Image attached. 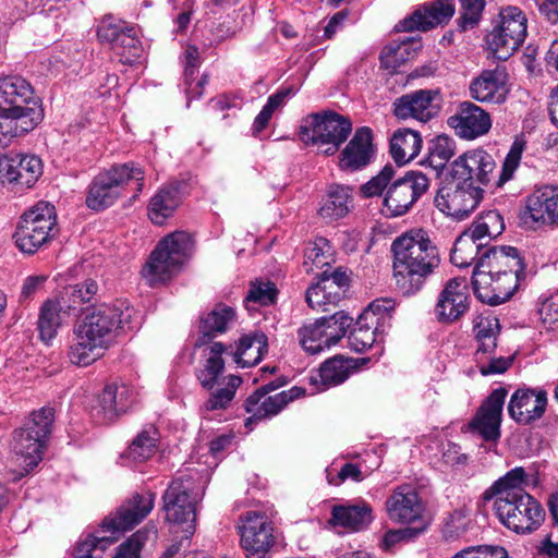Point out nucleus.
<instances>
[{
    "mask_svg": "<svg viewBox=\"0 0 558 558\" xmlns=\"http://www.w3.org/2000/svg\"><path fill=\"white\" fill-rule=\"evenodd\" d=\"M396 284L404 295L417 293L426 279L439 267L441 258L436 244L422 230L398 236L391 245Z\"/></svg>",
    "mask_w": 558,
    "mask_h": 558,
    "instance_id": "obj_1",
    "label": "nucleus"
},
{
    "mask_svg": "<svg viewBox=\"0 0 558 558\" xmlns=\"http://www.w3.org/2000/svg\"><path fill=\"white\" fill-rule=\"evenodd\" d=\"M132 311L102 304L93 308L74 327V342L68 356L72 364L87 366L102 356L118 329H132Z\"/></svg>",
    "mask_w": 558,
    "mask_h": 558,
    "instance_id": "obj_2",
    "label": "nucleus"
},
{
    "mask_svg": "<svg viewBox=\"0 0 558 558\" xmlns=\"http://www.w3.org/2000/svg\"><path fill=\"white\" fill-rule=\"evenodd\" d=\"M43 119L40 100L25 78L0 77V146L33 131Z\"/></svg>",
    "mask_w": 558,
    "mask_h": 558,
    "instance_id": "obj_3",
    "label": "nucleus"
},
{
    "mask_svg": "<svg viewBox=\"0 0 558 558\" xmlns=\"http://www.w3.org/2000/svg\"><path fill=\"white\" fill-rule=\"evenodd\" d=\"M395 168L385 166L381 171L361 186L364 196L381 195L386 190L384 205L391 216L408 213L429 186L428 178L420 171H409L395 179Z\"/></svg>",
    "mask_w": 558,
    "mask_h": 558,
    "instance_id": "obj_4",
    "label": "nucleus"
},
{
    "mask_svg": "<svg viewBox=\"0 0 558 558\" xmlns=\"http://www.w3.org/2000/svg\"><path fill=\"white\" fill-rule=\"evenodd\" d=\"M194 252V239L185 231H175L159 241L142 275L149 286L166 282L175 276Z\"/></svg>",
    "mask_w": 558,
    "mask_h": 558,
    "instance_id": "obj_5",
    "label": "nucleus"
},
{
    "mask_svg": "<svg viewBox=\"0 0 558 558\" xmlns=\"http://www.w3.org/2000/svg\"><path fill=\"white\" fill-rule=\"evenodd\" d=\"M504 229V218L498 211L482 214L456 240L450 255L451 263L460 268L476 264L492 239L500 235Z\"/></svg>",
    "mask_w": 558,
    "mask_h": 558,
    "instance_id": "obj_6",
    "label": "nucleus"
},
{
    "mask_svg": "<svg viewBox=\"0 0 558 558\" xmlns=\"http://www.w3.org/2000/svg\"><path fill=\"white\" fill-rule=\"evenodd\" d=\"M352 132L348 117L329 111L312 113L303 119L300 140L306 145H315L327 156L333 155Z\"/></svg>",
    "mask_w": 558,
    "mask_h": 558,
    "instance_id": "obj_7",
    "label": "nucleus"
},
{
    "mask_svg": "<svg viewBox=\"0 0 558 558\" xmlns=\"http://www.w3.org/2000/svg\"><path fill=\"white\" fill-rule=\"evenodd\" d=\"M205 495V486L192 476L174 478L162 496V511L169 523L182 526L193 533L196 520V506Z\"/></svg>",
    "mask_w": 558,
    "mask_h": 558,
    "instance_id": "obj_8",
    "label": "nucleus"
},
{
    "mask_svg": "<svg viewBox=\"0 0 558 558\" xmlns=\"http://www.w3.org/2000/svg\"><path fill=\"white\" fill-rule=\"evenodd\" d=\"M57 213L53 205L38 202L25 211L13 234L15 245L26 254H34L53 236Z\"/></svg>",
    "mask_w": 558,
    "mask_h": 558,
    "instance_id": "obj_9",
    "label": "nucleus"
},
{
    "mask_svg": "<svg viewBox=\"0 0 558 558\" xmlns=\"http://www.w3.org/2000/svg\"><path fill=\"white\" fill-rule=\"evenodd\" d=\"M131 179L143 181L142 168L133 163H123L99 173L89 186L86 205L93 210H101L113 205L121 196L123 185Z\"/></svg>",
    "mask_w": 558,
    "mask_h": 558,
    "instance_id": "obj_10",
    "label": "nucleus"
},
{
    "mask_svg": "<svg viewBox=\"0 0 558 558\" xmlns=\"http://www.w3.org/2000/svg\"><path fill=\"white\" fill-rule=\"evenodd\" d=\"M268 351V339L263 331H253L240 337L235 350L232 344L211 341V374L222 373L226 361L222 355L230 356L239 367H252L258 364Z\"/></svg>",
    "mask_w": 558,
    "mask_h": 558,
    "instance_id": "obj_11",
    "label": "nucleus"
},
{
    "mask_svg": "<svg viewBox=\"0 0 558 558\" xmlns=\"http://www.w3.org/2000/svg\"><path fill=\"white\" fill-rule=\"evenodd\" d=\"M526 16L518 7H506L499 24L487 35V45L499 60H507L526 37Z\"/></svg>",
    "mask_w": 558,
    "mask_h": 558,
    "instance_id": "obj_12",
    "label": "nucleus"
},
{
    "mask_svg": "<svg viewBox=\"0 0 558 558\" xmlns=\"http://www.w3.org/2000/svg\"><path fill=\"white\" fill-rule=\"evenodd\" d=\"M494 509L499 521L518 534L534 532L545 519L544 509L531 495H520L505 501L495 500Z\"/></svg>",
    "mask_w": 558,
    "mask_h": 558,
    "instance_id": "obj_13",
    "label": "nucleus"
},
{
    "mask_svg": "<svg viewBox=\"0 0 558 558\" xmlns=\"http://www.w3.org/2000/svg\"><path fill=\"white\" fill-rule=\"evenodd\" d=\"M483 189L471 182L453 179L444 184L435 196V206L447 216L463 220L477 207Z\"/></svg>",
    "mask_w": 558,
    "mask_h": 558,
    "instance_id": "obj_14",
    "label": "nucleus"
},
{
    "mask_svg": "<svg viewBox=\"0 0 558 558\" xmlns=\"http://www.w3.org/2000/svg\"><path fill=\"white\" fill-rule=\"evenodd\" d=\"M241 546L247 558H265L276 544L274 525L260 511H247L240 517Z\"/></svg>",
    "mask_w": 558,
    "mask_h": 558,
    "instance_id": "obj_15",
    "label": "nucleus"
},
{
    "mask_svg": "<svg viewBox=\"0 0 558 558\" xmlns=\"http://www.w3.org/2000/svg\"><path fill=\"white\" fill-rule=\"evenodd\" d=\"M100 41L108 43L124 64H133L142 54L143 47L135 27L123 21L105 17L97 27Z\"/></svg>",
    "mask_w": 558,
    "mask_h": 558,
    "instance_id": "obj_16",
    "label": "nucleus"
},
{
    "mask_svg": "<svg viewBox=\"0 0 558 558\" xmlns=\"http://www.w3.org/2000/svg\"><path fill=\"white\" fill-rule=\"evenodd\" d=\"M525 276L506 274H489L487 271H473L472 286L475 295L483 303L499 305L508 301L519 283Z\"/></svg>",
    "mask_w": 558,
    "mask_h": 558,
    "instance_id": "obj_17",
    "label": "nucleus"
},
{
    "mask_svg": "<svg viewBox=\"0 0 558 558\" xmlns=\"http://www.w3.org/2000/svg\"><path fill=\"white\" fill-rule=\"evenodd\" d=\"M441 106L442 97L438 89H420L397 98L393 113L400 120L427 122L440 112Z\"/></svg>",
    "mask_w": 558,
    "mask_h": 558,
    "instance_id": "obj_18",
    "label": "nucleus"
},
{
    "mask_svg": "<svg viewBox=\"0 0 558 558\" xmlns=\"http://www.w3.org/2000/svg\"><path fill=\"white\" fill-rule=\"evenodd\" d=\"M507 397L505 388H497L484 400L469 423V429L485 441H497L500 437L502 409Z\"/></svg>",
    "mask_w": 558,
    "mask_h": 558,
    "instance_id": "obj_19",
    "label": "nucleus"
},
{
    "mask_svg": "<svg viewBox=\"0 0 558 558\" xmlns=\"http://www.w3.org/2000/svg\"><path fill=\"white\" fill-rule=\"evenodd\" d=\"M521 220L525 225L538 227L558 225V186L544 185L530 194Z\"/></svg>",
    "mask_w": 558,
    "mask_h": 558,
    "instance_id": "obj_20",
    "label": "nucleus"
},
{
    "mask_svg": "<svg viewBox=\"0 0 558 558\" xmlns=\"http://www.w3.org/2000/svg\"><path fill=\"white\" fill-rule=\"evenodd\" d=\"M156 495L151 492L133 495L114 515L104 520L102 532H109L119 537L120 533L133 529L150 513Z\"/></svg>",
    "mask_w": 558,
    "mask_h": 558,
    "instance_id": "obj_21",
    "label": "nucleus"
},
{
    "mask_svg": "<svg viewBox=\"0 0 558 558\" xmlns=\"http://www.w3.org/2000/svg\"><path fill=\"white\" fill-rule=\"evenodd\" d=\"M496 169L494 157L485 149L476 148L465 151L451 163V178L487 185Z\"/></svg>",
    "mask_w": 558,
    "mask_h": 558,
    "instance_id": "obj_22",
    "label": "nucleus"
},
{
    "mask_svg": "<svg viewBox=\"0 0 558 558\" xmlns=\"http://www.w3.org/2000/svg\"><path fill=\"white\" fill-rule=\"evenodd\" d=\"M470 307V295L463 278H452L446 282L435 305L439 323L452 324L459 320Z\"/></svg>",
    "mask_w": 558,
    "mask_h": 558,
    "instance_id": "obj_23",
    "label": "nucleus"
},
{
    "mask_svg": "<svg viewBox=\"0 0 558 558\" xmlns=\"http://www.w3.org/2000/svg\"><path fill=\"white\" fill-rule=\"evenodd\" d=\"M385 509L388 518L395 523L411 524L426 521L422 499L409 485L397 487L387 498Z\"/></svg>",
    "mask_w": 558,
    "mask_h": 558,
    "instance_id": "obj_24",
    "label": "nucleus"
},
{
    "mask_svg": "<svg viewBox=\"0 0 558 558\" xmlns=\"http://www.w3.org/2000/svg\"><path fill=\"white\" fill-rule=\"evenodd\" d=\"M448 125L463 140H475L487 134L492 128V119L480 106L463 101L457 112L449 117Z\"/></svg>",
    "mask_w": 558,
    "mask_h": 558,
    "instance_id": "obj_25",
    "label": "nucleus"
},
{
    "mask_svg": "<svg viewBox=\"0 0 558 558\" xmlns=\"http://www.w3.org/2000/svg\"><path fill=\"white\" fill-rule=\"evenodd\" d=\"M453 14L454 5L450 0H433L400 21L396 25V29L398 32H425L437 25L448 23Z\"/></svg>",
    "mask_w": 558,
    "mask_h": 558,
    "instance_id": "obj_26",
    "label": "nucleus"
},
{
    "mask_svg": "<svg viewBox=\"0 0 558 558\" xmlns=\"http://www.w3.org/2000/svg\"><path fill=\"white\" fill-rule=\"evenodd\" d=\"M508 74L505 68L496 66L492 70H484L474 77L469 86L471 97L478 102L501 105L507 100Z\"/></svg>",
    "mask_w": 558,
    "mask_h": 558,
    "instance_id": "obj_27",
    "label": "nucleus"
},
{
    "mask_svg": "<svg viewBox=\"0 0 558 558\" xmlns=\"http://www.w3.org/2000/svg\"><path fill=\"white\" fill-rule=\"evenodd\" d=\"M47 440L35 434L34 430H28L24 427L15 430L12 449L14 462L21 470L16 471L17 475L13 480L21 478L38 465Z\"/></svg>",
    "mask_w": 558,
    "mask_h": 558,
    "instance_id": "obj_28",
    "label": "nucleus"
},
{
    "mask_svg": "<svg viewBox=\"0 0 558 558\" xmlns=\"http://www.w3.org/2000/svg\"><path fill=\"white\" fill-rule=\"evenodd\" d=\"M546 405L545 390L519 388L510 398L508 413L517 423L527 425L543 416Z\"/></svg>",
    "mask_w": 558,
    "mask_h": 558,
    "instance_id": "obj_29",
    "label": "nucleus"
},
{
    "mask_svg": "<svg viewBox=\"0 0 558 558\" xmlns=\"http://www.w3.org/2000/svg\"><path fill=\"white\" fill-rule=\"evenodd\" d=\"M524 264L518 248L512 246H490L480 256L473 271L525 276Z\"/></svg>",
    "mask_w": 558,
    "mask_h": 558,
    "instance_id": "obj_30",
    "label": "nucleus"
},
{
    "mask_svg": "<svg viewBox=\"0 0 558 558\" xmlns=\"http://www.w3.org/2000/svg\"><path fill=\"white\" fill-rule=\"evenodd\" d=\"M131 403V389L124 384L112 383L97 396L93 415L102 423L111 422L126 412Z\"/></svg>",
    "mask_w": 558,
    "mask_h": 558,
    "instance_id": "obj_31",
    "label": "nucleus"
},
{
    "mask_svg": "<svg viewBox=\"0 0 558 558\" xmlns=\"http://www.w3.org/2000/svg\"><path fill=\"white\" fill-rule=\"evenodd\" d=\"M372 130L367 126L359 128L353 137L341 151L339 165L341 169L355 171L366 167L374 154L372 144Z\"/></svg>",
    "mask_w": 558,
    "mask_h": 558,
    "instance_id": "obj_32",
    "label": "nucleus"
},
{
    "mask_svg": "<svg viewBox=\"0 0 558 558\" xmlns=\"http://www.w3.org/2000/svg\"><path fill=\"white\" fill-rule=\"evenodd\" d=\"M187 193V184L174 181L161 187L150 199L148 216L153 223L161 226L181 203L182 196Z\"/></svg>",
    "mask_w": 558,
    "mask_h": 558,
    "instance_id": "obj_33",
    "label": "nucleus"
},
{
    "mask_svg": "<svg viewBox=\"0 0 558 558\" xmlns=\"http://www.w3.org/2000/svg\"><path fill=\"white\" fill-rule=\"evenodd\" d=\"M372 521V507L361 500L356 504L335 505L331 509L329 523L351 531H360Z\"/></svg>",
    "mask_w": 558,
    "mask_h": 558,
    "instance_id": "obj_34",
    "label": "nucleus"
},
{
    "mask_svg": "<svg viewBox=\"0 0 558 558\" xmlns=\"http://www.w3.org/2000/svg\"><path fill=\"white\" fill-rule=\"evenodd\" d=\"M529 485V475L524 468L517 466L507 472L502 477L497 480L485 495L495 497V500H509L520 495H530L526 493L525 487Z\"/></svg>",
    "mask_w": 558,
    "mask_h": 558,
    "instance_id": "obj_35",
    "label": "nucleus"
},
{
    "mask_svg": "<svg viewBox=\"0 0 558 558\" xmlns=\"http://www.w3.org/2000/svg\"><path fill=\"white\" fill-rule=\"evenodd\" d=\"M97 289V283L94 280H86L83 283L63 288L54 300L63 310V314L77 316L83 311V305L94 298Z\"/></svg>",
    "mask_w": 558,
    "mask_h": 558,
    "instance_id": "obj_36",
    "label": "nucleus"
},
{
    "mask_svg": "<svg viewBox=\"0 0 558 558\" xmlns=\"http://www.w3.org/2000/svg\"><path fill=\"white\" fill-rule=\"evenodd\" d=\"M422 148V137L418 132L411 129L397 130L390 140V153L399 165L413 160Z\"/></svg>",
    "mask_w": 558,
    "mask_h": 558,
    "instance_id": "obj_37",
    "label": "nucleus"
},
{
    "mask_svg": "<svg viewBox=\"0 0 558 558\" xmlns=\"http://www.w3.org/2000/svg\"><path fill=\"white\" fill-rule=\"evenodd\" d=\"M199 337L194 343V350L191 354L192 363L198 364L197 378L204 388L209 387V323L202 316L198 326Z\"/></svg>",
    "mask_w": 558,
    "mask_h": 558,
    "instance_id": "obj_38",
    "label": "nucleus"
},
{
    "mask_svg": "<svg viewBox=\"0 0 558 558\" xmlns=\"http://www.w3.org/2000/svg\"><path fill=\"white\" fill-rule=\"evenodd\" d=\"M352 206L351 190L348 186H331L319 208V215L326 221L344 217Z\"/></svg>",
    "mask_w": 558,
    "mask_h": 558,
    "instance_id": "obj_39",
    "label": "nucleus"
},
{
    "mask_svg": "<svg viewBox=\"0 0 558 558\" xmlns=\"http://www.w3.org/2000/svg\"><path fill=\"white\" fill-rule=\"evenodd\" d=\"M417 45L415 40L410 37H405L401 40H393L388 44L380 52V64L381 68L396 72L402 64L410 60Z\"/></svg>",
    "mask_w": 558,
    "mask_h": 558,
    "instance_id": "obj_40",
    "label": "nucleus"
},
{
    "mask_svg": "<svg viewBox=\"0 0 558 558\" xmlns=\"http://www.w3.org/2000/svg\"><path fill=\"white\" fill-rule=\"evenodd\" d=\"M43 174V163L35 155L13 154V183L21 187H31Z\"/></svg>",
    "mask_w": 558,
    "mask_h": 558,
    "instance_id": "obj_41",
    "label": "nucleus"
},
{
    "mask_svg": "<svg viewBox=\"0 0 558 558\" xmlns=\"http://www.w3.org/2000/svg\"><path fill=\"white\" fill-rule=\"evenodd\" d=\"M65 316L66 314H63V310L56 300L45 301L40 307L37 323L39 338L49 343L57 336Z\"/></svg>",
    "mask_w": 558,
    "mask_h": 558,
    "instance_id": "obj_42",
    "label": "nucleus"
},
{
    "mask_svg": "<svg viewBox=\"0 0 558 558\" xmlns=\"http://www.w3.org/2000/svg\"><path fill=\"white\" fill-rule=\"evenodd\" d=\"M500 331L499 319L493 316H478L474 322L475 338L478 341V355L492 354L497 348Z\"/></svg>",
    "mask_w": 558,
    "mask_h": 558,
    "instance_id": "obj_43",
    "label": "nucleus"
},
{
    "mask_svg": "<svg viewBox=\"0 0 558 558\" xmlns=\"http://www.w3.org/2000/svg\"><path fill=\"white\" fill-rule=\"evenodd\" d=\"M219 374L220 373L211 374V411L227 409L242 384L240 376L229 375L222 380H219Z\"/></svg>",
    "mask_w": 558,
    "mask_h": 558,
    "instance_id": "obj_44",
    "label": "nucleus"
},
{
    "mask_svg": "<svg viewBox=\"0 0 558 558\" xmlns=\"http://www.w3.org/2000/svg\"><path fill=\"white\" fill-rule=\"evenodd\" d=\"M245 411L251 414L247 423L277 415L283 409V400L278 393L274 396H259L252 393L245 400Z\"/></svg>",
    "mask_w": 558,
    "mask_h": 558,
    "instance_id": "obj_45",
    "label": "nucleus"
},
{
    "mask_svg": "<svg viewBox=\"0 0 558 558\" xmlns=\"http://www.w3.org/2000/svg\"><path fill=\"white\" fill-rule=\"evenodd\" d=\"M333 262V251L330 242L325 238H317L304 253L303 267L306 272L322 269Z\"/></svg>",
    "mask_w": 558,
    "mask_h": 558,
    "instance_id": "obj_46",
    "label": "nucleus"
},
{
    "mask_svg": "<svg viewBox=\"0 0 558 558\" xmlns=\"http://www.w3.org/2000/svg\"><path fill=\"white\" fill-rule=\"evenodd\" d=\"M98 532V535H89L80 542L75 548V558H102V553L118 541L116 534L109 532Z\"/></svg>",
    "mask_w": 558,
    "mask_h": 558,
    "instance_id": "obj_47",
    "label": "nucleus"
},
{
    "mask_svg": "<svg viewBox=\"0 0 558 558\" xmlns=\"http://www.w3.org/2000/svg\"><path fill=\"white\" fill-rule=\"evenodd\" d=\"M454 151V140L444 134L438 135L429 142L427 162L436 171H441Z\"/></svg>",
    "mask_w": 558,
    "mask_h": 558,
    "instance_id": "obj_48",
    "label": "nucleus"
},
{
    "mask_svg": "<svg viewBox=\"0 0 558 558\" xmlns=\"http://www.w3.org/2000/svg\"><path fill=\"white\" fill-rule=\"evenodd\" d=\"M298 335L300 344L308 354H318L331 347L326 339L324 326L318 319L301 327Z\"/></svg>",
    "mask_w": 558,
    "mask_h": 558,
    "instance_id": "obj_49",
    "label": "nucleus"
},
{
    "mask_svg": "<svg viewBox=\"0 0 558 558\" xmlns=\"http://www.w3.org/2000/svg\"><path fill=\"white\" fill-rule=\"evenodd\" d=\"M352 372L348 360L335 356L327 360L319 368V378L327 387L337 386L345 381Z\"/></svg>",
    "mask_w": 558,
    "mask_h": 558,
    "instance_id": "obj_50",
    "label": "nucleus"
},
{
    "mask_svg": "<svg viewBox=\"0 0 558 558\" xmlns=\"http://www.w3.org/2000/svg\"><path fill=\"white\" fill-rule=\"evenodd\" d=\"M318 320L322 326H324L326 339L331 347L337 344L345 336L348 329L353 324V317L344 311L336 312Z\"/></svg>",
    "mask_w": 558,
    "mask_h": 558,
    "instance_id": "obj_51",
    "label": "nucleus"
},
{
    "mask_svg": "<svg viewBox=\"0 0 558 558\" xmlns=\"http://www.w3.org/2000/svg\"><path fill=\"white\" fill-rule=\"evenodd\" d=\"M202 60L199 57L198 48L195 46H187L185 49V83L187 85L186 87V94L189 97V101L191 98L199 97L203 95L205 90V84H206V76H203L195 85H192L191 81L193 80L194 73L198 65L201 64Z\"/></svg>",
    "mask_w": 558,
    "mask_h": 558,
    "instance_id": "obj_52",
    "label": "nucleus"
},
{
    "mask_svg": "<svg viewBox=\"0 0 558 558\" xmlns=\"http://www.w3.org/2000/svg\"><path fill=\"white\" fill-rule=\"evenodd\" d=\"M238 312L234 306L219 302L211 310V338L230 331L238 323Z\"/></svg>",
    "mask_w": 558,
    "mask_h": 558,
    "instance_id": "obj_53",
    "label": "nucleus"
},
{
    "mask_svg": "<svg viewBox=\"0 0 558 558\" xmlns=\"http://www.w3.org/2000/svg\"><path fill=\"white\" fill-rule=\"evenodd\" d=\"M471 525L470 513L466 509L460 508L449 513L442 525V535L446 539L452 541L464 535Z\"/></svg>",
    "mask_w": 558,
    "mask_h": 558,
    "instance_id": "obj_54",
    "label": "nucleus"
},
{
    "mask_svg": "<svg viewBox=\"0 0 558 558\" xmlns=\"http://www.w3.org/2000/svg\"><path fill=\"white\" fill-rule=\"evenodd\" d=\"M53 421L54 409L51 407H43L31 414L23 427L28 430H34L35 434L48 439Z\"/></svg>",
    "mask_w": 558,
    "mask_h": 558,
    "instance_id": "obj_55",
    "label": "nucleus"
},
{
    "mask_svg": "<svg viewBox=\"0 0 558 558\" xmlns=\"http://www.w3.org/2000/svg\"><path fill=\"white\" fill-rule=\"evenodd\" d=\"M155 530L142 529L135 532L126 542L118 547L112 558H140V551L150 536H156Z\"/></svg>",
    "mask_w": 558,
    "mask_h": 558,
    "instance_id": "obj_56",
    "label": "nucleus"
},
{
    "mask_svg": "<svg viewBox=\"0 0 558 558\" xmlns=\"http://www.w3.org/2000/svg\"><path fill=\"white\" fill-rule=\"evenodd\" d=\"M364 318L360 317L355 327L348 336V344L355 352H364L375 342V329L364 325Z\"/></svg>",
    "mask_w": 558,
    "mask_h": 558,
    "instance_id": "obj_57",
    "label": "nucleus"
},
{
    "mask_svg": "<svg viewBox=\"0 0 558 558\" xmlns=\"http://www.w3.org/2000/svg\"><path fill=\"white\" fill-rule=\"evenodd\" d=\"M524 146L525 143L522 140L517 138L512 143L502 163L501 172L497 181L498 186H501L507 181L512 179L514 171L518 169L520 165Z\"/></svg>",
    "mask_w": 558,
    "mask_h": 558,
    "instance_id": "obj_58",
    "label": "nucleus"
},
{
    "mask_svg": "<svg viewBox=\"0 0 558 558\" xmlns=\"http://www.w3.org/2000/svg\"><path fill=\"white\" fill-rule=\"evenodd\" d=\"M156 439L148 432H142L130 445L126 457L135 462L146 461L155 451Z\"/></svg>",
    "mask_w": 558,
    "mask_h": 558,
    "instance_id": "obj_59",
    "label": "nucleus"
},
{
    "mask_svg": "<svg viewBox=\"0 0 558 558\" xmlns=\"http://www.w3.org/2000/svg\"><path fill=\"white\" fill-rule=\"evenodd\" d=\"M461 12L458 20L459 28L466 31L475 27L482 16L485 0H460Z\"/></svg>",
    "mask_w": 558,
    "mask_h": 558,
    "instance_id": "obj_60",
    "label": "nucleus"
},
{
    "mask_svg": "<svg viewBox=\"0 0 558 558\" xmlns=\"http://www.w3.org/2000/svg\"><path fill=\"white\" fill-rule=\"evenodd\" d=\"M277 289L272 282H252L251 288L244 303L248 307V303L253 302L262 306L270 305L275 302Z\"/></svg>",
    "mask_w": 558,
    "mask_h": 558,
    "instance_id": "obj_61",
    "label": "nucleus"
},
{
    "mask_svg": "<svg viewBox=\"0 0 558 558\" xmlns=\"http://www.w3.org/2000/svg\"><path fill=\"white\" fill-rule=\"evenodd\" d=\"M487 355L488 356L486 357V354L478 355V352L475 353L477 367L483 376L502 374L511 366L513 362V356L494 357L490 356V354Z\"/></svg>",
    "mask_w": 558,
    "mask_h": 558,
    "instance_id": "obj_62",
    "label": "nucleus"
},
{
    "mask_svg": "<svg viewBox=\"0 0 558 558\" xmlns=\"http://www.w3.org/2000/svg\"><path fill=\"white\" fill-rule=\"evenodd\" d=\"M453 558H509L504 547L478 546L461 550Z\"/></svg>",
    "mask_w": 558,
    "mask_h": 558,
    "instance_id": "obj_63",
    "label": "nucleus"
},
{
    "mask_svg": "<svg viewBox=\"0 0 558 558\" xmlns=\"http://www.w3.org/2000/svg\"><path fill=\"white\" fill-rule=\"evenodd\" d=\"M539 320L546 329H558V298L545 300L538 308Z\"/></svg>",
    "mask_w": 558,
    "mask_h": 558,
    "instance_id": "obj_64",
    "label": "nucleus"
}]
</instances>
